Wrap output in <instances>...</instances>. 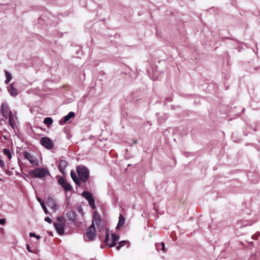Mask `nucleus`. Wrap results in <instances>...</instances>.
Masks as SVG:
<instances>
[{"label":"nucleus","mask_w":260,"mask_h":260,"mask_svg":"<svg viewBox=\"0 0 260 260\" xmlns=\"http://www.w3.org/2000/svg\"><path fill=\"white\" fill-rule=\"evenodd\" d=\"M49 174L47 168H36L29 172V175L32 178H43Z\"/></svg>","instance_id":"f257e3e1"},{"label":"nucleus","mask_w":260,"mask_h":260,"mask_svg":"<svg viewBox=\"0 0 260 260\" xmlns=\"http://www.w3.org/2000/svg\"><path fill=\"white\" fill-rule=\"evenodd\" d=\"M77 172L78 173L80 181L86 182L89 179V170L83 166H79L77 168Z\"/></svg>","instance_id":"f03ea898"},{"label":"nucleus","mask_w":260,"mask_h":260,"mask_svg":"<svg viewBox=\"0 0 260 260\" xmlns=\"http://www.w3.org/2000/svg\"><path fill=\"white\" fill-rule=\"evenodd\" d=\"M57 220V222L54 223V225L58 234L60 235H62L64 233L66 220L62 216L58 217Z\"/></svg>","instance_id":"7ed1b4c3"},{"label":"nucleus","mask_w":260,"mask_h":260,"mask_svg":"<svg viewBox=\"0 0 260 260\" xmlns=\"http://www.w3.org/2000/svg\"><path fill=\"white\" fill-rule=\"evenodd\" d=\"M119 236L115 234H111V239L109 238L108 233L106 234L105 240V244L110 247H112L116 245L117 242L119 240Z\"/></svg>","instance_id":"20e7f679"},{"label":"nucleus","mask_w":260,"mask_h":260,"mask_svg":"<svg viewBox=\"0 0 260 260\" xmlns=\"http://www.w3.org/2000/svg\"><path fill=\"white\" fill-rule=\"evenodd\" d=\"M88 241H91L96 237L95 229L94 223H92L86 232L85 234Z\"/></svg>","instance_id":"39448f33"},{"label":"nucleus","mask_w":260,"mask_h":260,"mask_svg":"<svg viewBox=\"0 0 260 260\" xmlns=\"http://www.w3.org/2000/svg\"><path fill=\"white\" fill-rule=\"evenodd\" d=\"M40 143L48 149H51L54 147L53 141L48 137H42L40 140Z\"/></svg>","instance_id":"423d86ee"},{"label":"nucleus","mask_w":260,"mask_h":260,"mask_svg":"<svg viewBox=\"0 0 260 260\" xmlns=\"http://www.w3.org/2000/svg\"><path fill=\"white\" fill-rule=\"evenodd\" d=\"M82 196L88 201L89 205L92 207V209L95 208L94 200L91 193L87 191H84L82 193Z\"/></svg>","instance_id":"0eeeda50"},{"label":"nucleus","mask_w":260,"mask_h":260,"mask_svg":"<svg viewBox=\"0 0 260 260\" xmlns=\"http://www.w3.org/2000/svg\"><path fill=\"white\" fill-rule=\"evenodd\" d=\"M58 183L61 185L65 191L72 190V186L67 182L66 179L63 177H61L58 179Z\"/></svg>","instance_id":"6e6552de"},{"label":"nucleus","mask_w":260,"mask_h":260,"mask_svg":"<svg viewBox=\"0 0 260 260\" xmlns=\"http://www.w3.org/2000/svg\"><path fill=\"white\" fill-rule=\"evenodd\" d=\"M23 154L24 157L26 159H27L32 165H38V160L34 156L31 155L29 153L27 152V151L24 152Z\"/></svg>","instance_id":"1a4fd4ad"},{"label":"nucleus","mask_w":260,"mask_h":260,"mask_svg":"<svg viewBox=\"0 0 260 260\" xmlns=\"http://www.w3.org/2000/svg\"><path fill=\"white\" fill-rule=\"evenodd\" d=\"M68 165V162L64 159H61L59 163L58 169L62 174H65V169Z\"/></svg>","instance_id":"9d476101"},{"label":"nucleus","mask_w":260,"mask_h":260,"mask_svg":"<svg viewBox=\"0 0 260 260\" xmlns=\"http://www.w3.org/2000/svg\"><path fill=\"white\" fill-rule=\"evenodd\" d=\"M66 216L68 219L72 222H75L77 214L75 211H70L68 212L67 213Z\"/></svg>","instance_id":"9b49d317"},{"label":"nucleus","mask_w":260,"mask_h":260,"mask_svg":"<svg viewBox=\"0 0 260 260\" xmlns=\"http://www.w3.org/2000/svg\"><path fill=\"white\" fill-rule=\"evenodd\" d=\"M9 110V108L8 105L6 103H3L1 107V110L3 116L6 118H8V114H9L10 111Z\"/></svg>","instance_id":"f8f14e48"},{"label":"nucleus","mask_w":260,"mask_h":260,"mask_svg":"<svg viewBox=\"0 0 260 260\" xmlns=\"http://www.w3.org/2000/svg\"><path fill=\"white\" fill-rule=\"evenodd\" d=\"M46 204L54 210H55L57 209V205L55 200L53 198H48L46 201Z\"/></svg>","instance_id":"ddd939ff"},{"label":"nucleus","mask_w":260,"mask_h":260,"mask_svg":"<svg viewBox=\"0 0 260 260\" xmlns=\"http://www.w3.org/2000/svg\"><path fill=\"white\" fill-rule=\"evenodd\" d=\"M75 116V113L73 112H70L69 113L63 117V119H61L59 121L60 124H63L69 121L70 119Z\"/></svg>","instance_id":"4468645a"},{"label":"nucleus","mask_w":260,"mask_h":260,"mask_svg":"<svg viewBox=\"0 0 260 260\" xmlns=\"http://www.w3.org/2000/svg\"><path fill=\"white\" fill-rule=\"evenodd\" d=\"M71 176L74 181V182L79 186H81V181L80 180L79 177L78 178L76 176V174L73 171L71 172Z\"/></svg>","instance_id":"2eb2a0df"},{"label":"nucleus","mask_w":260,"mask_h":260,"mask_svg":"<svg viewBox=\"0 0 260 260\" xmlns=\"http://www.w3.org/2000/svg\"><path fill=\"white\" fill-rule=\"evenodd\" d=\"M9 122L10 125L14 128L15 125L14 117L11 111H10L9 112Z\"/></svg>","instance_id":"dca6fc26"},{"label":"nucleus","mask_w":260,"mask_h":260,"mask_svg":"<svg viewBox=\"0 0 260 260\" xmlns=\"http://www.w3.org/2000/svg\"><path fill=\"white\" fill-rule=\"evenodd\" d=\"M124 222L125 218L122 214H120L119 217V221L116 228H120L124 224Z\"/></svg>","instance_id":"f3484780"},{"label":"nucleus","mask_w":260,"mask_h":260,"mask_svg":"<svg viewBox=\"0 0 260 260\" xmlns=\"http://www.w3.org/2000/svg\"><path fill=\"white\" fill-rule=\"evenodd\" d=\"M101 222V218L100 216L97 214L96 213H94L93 215L92 223H95L96 225H99Z\"/></svg>","instance_id":"a211bd4d"},{"label":"nucleus","mask_w":260,"mask_h":260,"mask_svg":"<svg viewBox=\"0 0 260 260\" xmlns=\"http://www.w3.org/2000/svg\"><path fill=\"white\" fill-rule=\"evenodd\" d=\"M10 93L12 96H16L18 94L17 90L14 87L13 84L10 85Z\"/></svg>","instance_id":"6ab92c4d"},{"label":"nucleus","mask_w":260,"mask_h":260,"mask_svg":"<svg viewBox=\"0 0 260 260\" xmlns=\"http://www.w3.org/2000/svg\"><path fill=\"white\" fill-rule=\"evenodd\" d=\"M156 247L158 250H161L163 252H166L165 243L164 242L156 244Z\"/></svg>","instance_id":"aec40b11"},{"label":"nucleus","mask_w":260,"mask_h":260,"mask_svg":"<svg viewBox=\"0 0 260 260\" xmlns=\"http://www.w3.org/2000/svg\"><path fill=\"white\" fill-rule=\"evenodd\" d=\"M53 123V120L51 117H46L44 120V123L49 127Z\"/></svg>","instance_id":"412c9836"},{"label":"nucleus","mask_w":260,"mask_h":260,"mask_svg":"<svg viewBox=\"0 0 260 260\" xmlns=\"http://www.w3.org/2000/svg\"><path fill=\"white\" fill-rule=\"evenodd\" d=\"M6 80H5V83L8 84L10 82V80L12 79V76L11 74L9 73L7 71H5Z\"/></svg>","instance_id":"4be33fe9"},{"label":"nucleus","mask_w":260,"mask_h":260,"mask_svg":"<svg viewBox=\"0 0 260 260\" xmlns=\"http://www.w3.org/2000/svg\"><path fill=\"white\" fill-rule=\"evenodd\" d=\"M3 153L5 155H7L9 159L12 158V154L10 149L5 148L3 149Z\"/></svg>","instance_id":"5701e85b"},{"label":"nucleus","mask_w":260,"mask_h":260,"mask_svg":"<svg viewBox=\"0 0 260 260\" xmlns=\"http://www.w3.org/2000/svg\"><path fill=\"white\" fill-rule=\"evenodd\" d=\"M38 200L40 203V204H41L42 208L43 209L44 212H45V213L48 214V211L47 210L46 207L45 205L44 201L39 198H38Z\"/></svg>","instance_id":"b1692460"},{"label":"nucleus","mask_w":260,"mask_h":260,"mask_svg":"<svg viewBox=\"0 0 260 260\" xmlns=\"http://www.w3.org/2000/svg\"><path fill=\"white\" fill-rule=\"evenodd\" d=\"M127 243L126 241H122L119 243V245L116 247V249L119 250L121 247L125 245V244Z\"/></svg>","instance_id":"393cba45"},{"label":"nucleus","mask_w":260,"mask_h":260,"mask_svg":"<svg viewBox=\"0 0 260 260\" xmlns=\"http://www.w3.org/2000/svg\"><path fill=\"white\" fill-rule=\"evenodd\" d=\"M29 236L31 237H36L37 239H40V236H39V235H36L35 233H29Z\"/></svg>","instance_id":"a878e982"},{"label":"nucleus","mask_w":260,"mask_h":260,"mask_svg":"<svg viewBox=\"0 0 260 260\" xmlns=\"http://www.w3.org/2000/svg\"><path fill=\"white\" fill-rule=\"evenodd\" d=\"M45 220L47 222H48V223H51L52 222V220L49 217H46L45 218Z\"/></svg>","instance_id":"bb28decb"},{"label":"nucleus","mask_w":260,"mask_h":260,"mask_svg":"<svg viewBox=\"0 0 260 260\" xmlns=\"http://www.w3.org/2000/svg\"><path fill=\"white\" fill-rule=\"evenodd\" d=\"M0 166L2 168H4L5 166V163H4V161L1 159H0Z\"/></svg>","instance_id":"cd10ccee"},{"label":"nucleus","mask_w":260,"mask_h":260,"mask_svg":"<svg viewBox=\"0 0 260 260\" xmlns=\"http://www.w3.org/2000/svg\"><path fill=\"white\" fill-rule=\"evenodd\" d=\"M5 219H0V224H4L5 223Z\"/></svg>","instance_id":"c85d7f7f"},{"label":"nucleus","mask_w":260,"mask_h":260,"mask_svg":"<svg viewBox=\"0 0 260 260\" xmlns=\"http://www.w3.org/2000/svg\"><path fill=\"white\" fill-rule=\"evenodd\" d=\"M26 247H27V249L28 250V251H29L30 252H32V251L30 249V247L28 244H27Z\"/></svg>","instance_id":"c756f323"},{"label":"nucleus","mask_w":260,"mask_h":260,"mask_svg":"<svg viewBox=\"0 0 260 260\" xmlns=\"http://www.w3.org/2000/svg\"><path fill=\"white\" fill-rule=\"evenodd\" d=\"M137 140H133V143L135 144H136L137 143Z\"/></svg>","instance_id":"7c9ffc66"}]
</instances>
